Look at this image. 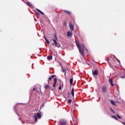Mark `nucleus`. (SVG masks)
Listing matches in <instances>:
<instances>
[{
    "mask_svg": "<svg viewBox=\"0 0 125 125\" xmlns=\"http://www.w3.org/2000/svg\"><path fill=\"white\" fill-rule=\"evenodd\" d=\"M122 124H123V125H125V122H122Z\"/></svg>",
    "mask_w": 125,
    "mask_h": 125,
    "instance_id": "obj_30",
    "label": "nucleus"
},
{
    "mask_svg": "<svg viewBox=\"0 0 125 125\" xmlns=\"http://www.w3.org/2000/svg\"><path fill=\"white\" fill-rule=\"evenodd\" d=\"M55 44L54 43H53V45H55Z\"/></svg>",
    "mask_w": 125,
    "mask_h": 125,
    "instance_id": "obj_35",
    "label": "nucleus"
},
{
    "mask_svg": "<svg viewBox=\"0 0 125 125\" xmlns=\"http://www.w3.org/2000/svg\"><path fill=\"white\" fill-rule=\"evenodd\" d=\"M73 32L72 31H68L67 33V37H71V36H72Z\"/></svg>",
    "mask_w": 125,
    "mask_h": 125,
    "instance_id": "obj_9",
    "label": "nucleus"
},
{
    "mask_svg": "<svg viewBox=\"0 0 125 125\" xmlns=\"http://www.w3.org/2000/svg\"><path fill=\"white\" fill-rule=\"evenodd\" d=\"M102 91L103 92H107V87L106 86H104L102 87Z\"/></svg>",
    "mask_w": 125,
    "mask_h": 125,
    "instance_id": "obj_8",
    "label": "nucleus"
},
{
    "mask_svg": "<svg viewBox=\"0 0 125 125\" xmlns=\"http://www.w3.org/2000/svg\"><path fill=\"white\" fill-rule=\"evenodd\" d=\"M109 60H110V59H109V58H107V62H108Z\"/></svg>",
    "mask_w": 125,
    "mask_h": 125,
    "instance_id": "obj_28",
    "label": "nucleus"
},
{
    "mask_svg": "<svg viewBox=\"0 0 125 125\" xmlns=\"http://www.w3.org/2000/svg\"><path fill=\"white\" fill-rule=\"evenodd\" d=\"M69 28L71 30V31H74V25H73V23H72V22H69Z\"/></svg>",
    "mask_w": 125,
    "mask_h": 125,
    "instance_id": "obj_4",
    "label": "nucleus"
},
{
    "mask_svg": "<svg viewBox=\"0 0 125 125\" xmlns=\"http://www.w3.org/2000/svg\"><path fill=\"white\" fill-rule=\"evenodd\" d=\"M98 70H95L94 71H92V74L93 76H97L98 75Z\"/></svg>",
    "mask_w": 125,
    "mask_h": 125,
    "instance_id": "obj_7",
    "label": "nucleus"
},
{
    "mask_svg": "<svg viewBox=\"0 0 125 125\" xmlns=\"http://www.w3.org/2000/svg\"><path fill=\"white\" fill-rule=\"evenodd\" d=\"M37 11L41 13V14H42V15H44V14L40 10H39V9H37Z\"/></svg>",
    "mask_w": 125,
    "mask_h": 125,
    "instance_id": "obj_16",
    "label": "nucleus"
},
{
    "mask_svg": "<svg viewBox=\"0 0 125 125\" xmlns=\"http://www.w3.org/2000/svg\"><path fill=\"white\" fill-rule=\"evenodd\" d=\"M53 41L55 43H56V42H57V37L56 34H54V38Z\"/></svg>",
    "mask_w": 125,
    "mask_h": 125,
    "instance_id": "obj_5",
    "label": "nucleus"
},
{
    "mask_svg": "<svg viewBox=\"0 0 125 125\" xmlns=\"http://www.w3.org/2000/svg\"><path fill=\"white\" fill-rule=\"evenodd\" d=\"M59 90H61V85H60V86L59 87Z\"/></svg>",
    "mask_w": 125,
    "mask_h": 125,
    "instance_id": "obj_27",
    "label": "nucleus"
},
{
    "mask_svg": "<svg viewBox=\"0 0 125 125\" xmlns=\"http://www.w3.org/2000/svg\"><path fill=\"white\" fill-rule=\"evenodd\" d=\"M121 78H122V79H125V76H124V77H122Z\"/></svg>",
    "mask_w": 125,
    "mask_h": 125,
    "instance_id": "obj_31",
    "label": "nucleus"
},
{
    "mask_svg": "<svg viewBox=\"0 0 125 125\" xmlns=\"http://www.w3.org/2000/svg\"><path fill=\"white\" fill-rule=\"evenodd\" d=\"M74 125H76V124H75Z\"/></svg>",
    "mask_w": 125,
    "mask_h": 125,
    "instance_id": "obj_36",
    "label": "nucleus"
},
{
    "mask_svg": "<svg viewBox=\"0 0 125 125\" xmlns=\"http://www.w3.org/2000/svg\"><path fill=\"white\" fill-rule=\"evenodd\" d=\"M112 118H114V119H115V120H116L117 121H118V118H117V117L115 116H112Z\"/></svg>",
    "mask_w": 125,
    "mask_h": 125,
    "instance_id": "obj_22",
    "label": "nucleus"
},
{
    "mask_svg": "<svg viewBox=\"0 0 125 125\" xmlns=\"http://www.w3.org/2000/svg\"><path fill=\"white\" fill-rule=\"evenodd\" d=\"M110 102L112 105H114V106H116V103L114 102L113 100H110Z\"/></svg>",
    "mask_w": 125,
    "mask_h": 125,
    "instance_id": "obj_13",
    "label": "nucleus"
},
{
    "mask_svg": "<svg viewBox=\"0 0 125 125\" xmlns=\"http://www.w3.org/2000/svg\"><path fill=\"white\" fill-rule=\"evenodd\" d=\"M66 14H68V15H71L72 14V12L70 11H67V10H64L63 11Z\"/></svg>",
    "mask_w": 125,
    "mask_h": 125,
    "instance_id": "obj_10",
    "label": "nucleus"
},
{
    "mask_svg": "<svg viewBox=\"0 0 125 125\" xmlns=\"http://www.w3.org/2000/svg\"><path fill=\"white\" fill-rule=\"evenodd\" d=\"M76 44L79 49V50L80 53L82 54V56H84V45L79 43V42H76Z\"/></svg>",
    "mask_w": 125,
    "mask_h": 125,
    "instance_id": "obj_1",
    "label": "nucleus"
},
{
    "mask_svg": "<svg viewBox=\"0 0 125 125\" xmlns=\"http://www.w3.org/2000/svg\"><path fill=\"white\" fill-rule=\"evenodd\" d=\"M109 82L111 85H112V86H113L114 85V84H113V80L112 79H109Z\"/></svg>",
    "mask_w": 125,
    "mask_h": 125,
    "instance_id": "obj_12",
    "label": "nucleus"
},
{
    "mask_svg": "<svg viewBox=\"0 0 125 125\" xmlns=\"http://www.w3.org/2000/svg\"><path fill=\"white\" fill-rule=\"evenodd\" d=\"M67 71V70L66 69H62V72H63L64 73V76L66 77V72Z\"/></svg>",
    "mask_w": 125,
    "mask_h": 125,
    "instance_id": "obj_19",
    "label": "nucleus"
},
{
    "mask_svg": "<svg viewBox=\"0 0 125 125\" xmlns=\"http://www.w3.org/2000/svg\"><path fill=\"white\" fill-rule=\"evenodd\" d=\"M48 44H49V41H48V40H46L45 41Z\"/></svg>",
    "mask_w": 125,
    "mask_h": 125,
    "instance_id": "obj_26",
    "label": "nucleus"
},
{
    "mask_svg": "<svg viewBox=\"0 0 125 125\" xmlns=\"http://www.w3.org/2000/svg\"><path fill=\"white\" fill-rule=\"evenodd\" d=\"M48 60H50L51 59H52V56H48L47 57Z\"/></svg>",
    "mask_w": 125,
    "mask_h": 125,
    "instance_id": "obj_17",
    "label": "nucleus"
},
{
    "mask_svg": "<svg viewBox=\"0 0 125 125\" xmlns=\"http://www.w3.org/2000/svg\"><path fill=\"white\" fill-rule=\"evenodd\" d=\"M45 89H49V86L48 85H46L45 86Z\"/></svg>",
    "mask_w": 125,
    "mask_h": 125,
    "instance_id": "obj_21",
    "label": "nucleus"
},
{
    "mask_svg": "<svg viewBox=\"0 0 125 125\" xmlns=\"http://www.w3.org/2000/svg\"><path fill=\"white\" fill-rule=\"evenodd\" d=\"M70 83L71 85L73 84V78H70Z\"/></svg>",
    "mask_w": 125,
    "mask_h": 125,
    "instance_id": "obj_18",
    "label": "nucleus"
},
{
    "mask_svg": "<svg viewBox=\"0 0 125 125\" xmlns=\"http://www.w3.org/2000/svg\"><path fill=\"white\" fill-rule=\"evenodd\" d=\"M68 103H71V102H72V100L69 99V100H68Z\"/></svg>",
    "mask_w": 125,
    "mask_h": 125,
    "instance_id": "obj_23",
    "label": "nucleus"
},
{
    "mask_svg": "<svg viewBox=\"0 0 125 125\" xmlns=\"http://www.w3.org/2000/svg\"><path fill=\"white\" fill-rule=\"evenodd\" d=\"M47 40V39H46V37H45V41Z\"/></svg>",
    "mask_w": 125,
    "mask_h": 125,
    "instance_id": "obj_34",
    "label": "nucleus"
},
{
    "mask_svg": "<svg viewBox=\"0 0 125 125\" xmlns=\"http://www.w3.org/2000/svg\"><path fill=\"white\" fill-rule=\"evenodd\" d=\"M71 94L72 95L73 97H74V88H72V90H71Z\"/></svg>",
    "mask_w": 125,
    "mask_h": 125,
    "instance_id": "obj_20",
    "label": "nucleus"
},
{
    "mask_svg": "<svg viewBox=\"0 0 125 125\" xmlns=\"http://www.w3.org/2000/svg\"><path fill=\"white\" fill-rule=\"evenodd\" d=\"M37 117L38 118V119H41V118H42V114L41 113V112H38L35 115L34 119H35V122L38 121V118H37Z\"/></svg>",
    "mask_w": 125,
    "mask_h": 125,
    "instance_id": "obj_2",
    "label": "nucleus"
},
{
    "mask_svg": "<svg viewBox=\"0 0 125 125\" xmlns=\"http://www.w3.org/2000/svg\"><path fill=\"white\" fill-rule=\"evenodd\" d=\"M117 117L119 118V119H121V117H120V116H119V115H117Z\"/></svg>",
    "mask_w": 125,
    "mask_h": 125,
    "instance_id": "obj_29",
    "label": "nucleus"
},
{
    "mask_svg": "<svg viewBox=\"0 0 125 125\" xmlns=\"http://www.w3.org/2000/svg\"><path fill=\"white\" fill-rule=\"evenodd\" d=\"M110 110H111L112 113H113V114H115V111H114V110H113V109L111 108Z\"/></svg>",
    "mask_w": 125,
    "mask_h": 125,
    "instance_id": "obj_24",
    "label": "nucleus"
},
{
    "mask_svg": "<svg viewBox=\"0 0 125 125\" xmlns=\"http://www.w3.org/2000/svg\"><path fill=\"white\" fill-rule=\"evenodd\" d=\"M26 4H27V5H28V6H30V7L32 6V4L30 2H26Z\"/></svg>",
    "mask_w": 125,
    "mask_h": 125,
    "instance_id": "obj_14",
    "label": "nucleus"
},
{
    "mask_svg": "<svg viewBox=\"0 0 125 125\" xmlns=\"http://www.w3.org/2000/svg\"><path fill=\"white\" fill-rule=\"evenodd\" d=\"M56 76L55 75H51L50 77H49L48 80V83H49L51 80H52L54 78H55Z\"/></svg>",
    "mask_w": 125,
    "mask_h": 125,
    "instance_id": "obj_6",
    "label": "nucleus"
},
{
    "mask_svg": "<svg viewBox=\"0 0 125 125\" xmlns=\"http://www.w3.org/2000/svg\"><path fill=\"white\" fill-rule=\"evenodd\" d=\"M37 93H38V94H40V92L39 91H37Z\"/></svg>",
    "mask_w": 125,
    "mask_h": 125,
    "instance_id": "obj_32",
    "label": "nucleus"
},
{
    "mask_svg": "<svg viewBox=\"0 0 125 125\" xmlns=\"http://www.w3.org/2000/svg\"><path fill=\"white\" fill-rule=\"evenodd\" d=\"M54 83L53 84V87H55V86L56 85V83H57V79L54 78Z\"/></svg>",
    "mask_w": 125,
    "mask_h": 125,
    "instance_id": "obj_11",
    "label": "nucleus"
},
{
    "mask_svg": "<svg viewBox=\"0 0 125 125\" xmlns=\"http://www.w3.org/2000/svg\"><path fill=\"white\" fill-rule=\"evenodd\" d=\"M116 60L118 62H119L120 63H121V61H120V60L116 59Z\"/></svg>",
    "mask_w": 125,
    "mask_h": 125,
    "instance_id": "obj_25",
    "label": "nucleus"
},
{
    "mask_svg": "<svg viewBox=\"0 0 125 125\" xmlns=\"http://www.w3.org/2000/svg\"><path fill=\"white\" fill-rule=\"evenodd\" d=\"M33 91H34V90H36V88H34L33 89Z\"/></svg>",
    "mask_w": 125,
    "mask_h": 125,
    "instance_id": "obj_33",
    "label": "nucleus"
},
{
    "mask_svg": "<svg viewBox=\"0 0 125 125\" xmlns=\"http://www.w3.org/2000/svg\"><path fill=\"white\" fill-rule=\"evenodd\" d=\"M55 46H57V47H60V44L57 43V41H56V43H55Z\"/></svg>",
    "mask_w": 125,
    "mask_h": 125,
    "instance_id": "obj_15",
    "label": "nucleus"
},
{
    "mask_svg": "<svg viewBox=\"0 0 125 125\" xmlns=\"http://www.w3.org/2000/svg\"><path fill=\"white\" fill-rule=\"evenodd\" d=\"M66 121L64 120H61L59 122V125H66Z\"/></svg>",
    "mask_w": 125,
    "mask_h": 125,
    "instance_id": "obj_3",
    "label": "nucleus"
}]
</instances>
